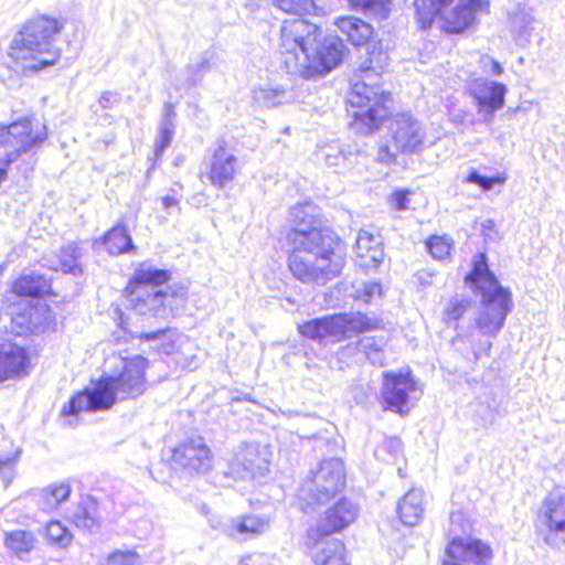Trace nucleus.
Returning <instances> with one entry per match:
<instances>
[{
  "instance_id": "1",
  "label": "nucleus",
  "mask_w": 565,
  "mask_h": 565,
  "mask_svg": "<svg viewBox=\"0 0 565 565\" xmlns=\"http://www.w3.org/2000/svg\"><path fill=\"white\" fill-rule=\"evenodd\" d=\"M390 56L374 47L363 65L355 70L345 99L348 127L361 136H372L387 126V137L379 145L376 160L382 164L394 163L398 154L419 152L425 135L411 114H395V96L385 88L381 77L387 72Z\"/></svg>"
},
{
  "instance_id": "2",
  "label": "nucleus",
  "mask_w": 565,
  "mask_h": 565,
  "mask_svg": "<svg viewBox=\"0 0 565 565\" xmlns=\"http://www.w3.org/2000/svg\"><path fill=\"white\" fill-rule=\"evenodd\" d=\"M340 39L322 35L321 26L302 18L285 20L280 29L279 56L289 73H297L305 79L323 76L339 66L345 53L342 41L354 49L371 47L366 52L365 63L370 51L383 47L377 39L375 28L362 18L343 14L334 19Z\"/></svg>"
},
{
  "instance_id": "3",
  "label": "nucleus",
  "mask_w": 565,
  "mask_h": 565,
  "mask_svg": "<svg viewBox=\"0 0 565 565\" xmlns=\"http://www.w3.org/2000/svg\"><path fill=\"white\" fill-rule=\"evenodd\" d=\"M287 266L302 284L324 285L340 275L344 243L334 230L319 223L291 227L286 235Z\"/></svg>"
},
{
  "instance_id": "4",
  "label": "nucleus",
  "mask_w": 565,
  "mask_h": 565,
  "mask_svg": "<svg viewBox=\"0 0 565 565\" xmlns=\"http://www.w3.org/2000/svg\"><path fill=\"white\" fill-rule=\"evenodd\" d=\"M121 367L115 375H103L93 390L76 392L63 406V416H78L84 413L107 411L116 403L117 393L122 398H137L148 387L147 370L149 360L140 354L122 356Z\"/></svg>"
},
{
  "instance_id": "5",
  "label": "nucleus",
  "mask_w": 565,
  "mask_h": 565,
  "mask_svg": "<svg viewBox=\"0 0 565 565\" xmlns=\"http://www.w3.org/2000/svg\"><path fill=\"white\" fill-rule=\"evenodd\" d=\"M64 25V20L49 14L28 19L9 46L12 63L23 73H39L54 66L61 58V50L53 42Z\"/></svg>"
},
{
  "instance_id": "6",
  "label": "nucleus",
  "mask_w": 565,
  "mask_h": 565,
  "mask_svg": "<svg viewBox=\"0 0 565 565\" xmlns=\"http://www.w3.org/2000/svg\"><path fill=\"white\" fill-rule=\"evenodd\" d=\"M414 18L423 31L439 23L441 32L456 35L471 29L478 14L489 13V0H413Z\"/></svg>"
},
{
  "instance_id": "7",
  "label": "nucleus",
  "mask_w": 565,
  "mask_h": 565,
  "mask_svg": "<svg viewBox=\"0 0 565 565\" xmlns=\"http://www.w3.org/2000/svg\"><path fill=\"white\" fill-rule=\"evenodd\" d=\"M171 279V271L161 268H139L124 287L121 295L128 308L140 317L159 318L170 309L169 294L161 289H150L166 285Z\"/></svg>"
},
{
  "instance_id": "8",
  "label": "nucleus",
  "mask_w": 565,
  "mask_h": 565,
  "mask_svg": "<svg viewBox=\"0 0 565 565\" xmlns=\"http://www.w3.org/2000/svg\"><path fill=\"white\" fill-rule=\"evenodd\" d=\"M383 328V321L364 312H341L307 320L297 327L298 333L309 340L342 342L361 333Z\"/></svg>"
},
{
  "instance_id": "9",
  "label": "nucleus",
  "mask_w": 565,
  "mask_h": 565,
  "mask_svg": "<svg viewBox=\"0 0 565 565\" xmlns=\"http://www.w3.org/2000/svg\"><path fill=\"white\" fill-rule=\"evenodd\" d=\"M347 488L344 463L339 459H327L310 472L301 484V500L307 505H322L334 500Z\"/></svg>"
},
{
  "instance_id": "10",
  "label": "nucleus",
  "mask_w": 565,
  "mask_h": 565,
  "mask_svg": "<svg viewBox=\"0 0 565 565\" xmlns=\"http://www.w3.org/2000/svg\"><path fill=\"white\" fill-rule=\"evenodd\" d=\"M417 391L418 382L409 367L384 372L381 387L383 409L402 416L408 414L411 396Z\"/></svg>"
},
{
  "instance_id": "11",
  "label": "nucleus",
  "mask_w": 565,
  "mask_h": 565,
  "mask_svg": "<svg viewBox=\"0 0 565 565\" xmlns=\"http://www.w3.org/2000/svg\"><path fill=\"white\" fill-rule=\"evenodd\" d=\"M360 508L352 499L340 497L329 505L316 527L308 532V546L319 545L323 539L340 533L356 522Z\"/></svg>"
},
{
  "instance_id": "12",
  "label": "nucleus",
  "mask_w": 565,
  "mask_h": 565,
  "mask_svg": "<svg viewBox=\"0 0 565 565\" xmlns=\"http://www.w3.org/2000/svg\"><path fill=\"white\" fill-rule=\"evenodd\" d=\"M46 137L45 124L33 117H23L8 125H0V146L12 147L15 157L41 145Z\"/></svg>"
},
{
  "instance_id": "13",
  "label": "nucleus",
  "mask_w": 565,
  "mask_h": 565,
  "mask_svg": "<svg viewBox=\"0 0 565 565\" xmlns=\"http://www.w3.org/2000/svg\"><path fill=\"white\" fill-rule=\"evenodd\" d=\"M481 305L482 310L475 320L476 327L484 335H495L512 309L511 291L504 287L482 290Z\"/></svg>"
},
{
  "instance_id": "14",
  "label": "nucleus",
  "mask_w": 565,
  "mask_h": 565,
  "mask_svg": "<svg viewBox=\"0 0 565 565\" xmlns=\"http://www.w3.org/2000/svg\"><path fill=\"white\" fill-rule=\"evenodd\" d=\"M57 326L56 315L49 305L29 303L11 315V327L22 338L53 333Z\"/></svg>"
},
{
  "instance_id": "15",
  "label": "nucleus",
  "mask_w": 565,
  "mask_h": 565,
  "mask_svg": "<svg viewBox=\"0 0 565 565\" xmlns=\"http://www.w3.org/2000/svg\"><path fill=\"white\" fill-rule=\"evenodd\" d=\"M493 556L489 543L476 537L455 536L446 544L440 565H488Z\"/></svg>"
},
{
  "instance_id": "16",
  "label": "nucleus",
  "mask_w": 565,
  "mask_h": 565,
  "mask_svg": "<svg viewBox=\"0 0 565 565\" xmlns=\"http://www.w3.org/2000/svg\"><path fill=\"white\" fill-rule=\"evenodd\" d=\"M536 532L548 545L565 544V495H548L543 500Z\"/></svg>"
},
{
  "instance_id": "17",
  "label": "nucleus",
  "mask_w": 565,
  "mask_h": 565,
  "mask_svg": "<svg viewBox=\"0 0 565 565\" xmlns=\"http://www.w3.org/2000/svg\"><path fill=\"white\" fill-rule=\"evenodd\" d=\"M170 461L179 469L199 475L212 468L213 456L207 446L189 441L173 449Z\"/></svg>"
},
{
  "instance_id": "18",
  "label": "nucleus",
  "mask_w": 565,
  "mask_h": 565,
  "mask_svg": "<svg viewBox=\"0 0 565 565\" xmlns=\"http://www.w3.org/2000/svg\"><path fill=\"white\" fill-rule=\"evenodd\" d=\"M35 351L14 342L0 343V365L2 371L11 379L25 377L34 366Z\"/></svg>"
},
{
  "instance_id": "19",
  "label": "nucleus",
  "mask_w": 565,
  "mask_h": 565,
  "mask_svg": "<svg viewBox=\"0 0 565 565\" xmlns=\"http://www.w3.org/2000/svg\"><path fill=\"white\" fill-rule=\"evenodd\" d=\"M237 170V158L232 153L228 143L221 140L212 153L206 178L212 185L223 188L235 179Z\"/></svg>"
},
{
  "instance_id": "20",
  "label": "nucleus",
  "mask_w": 565,
  "mask_h": 565,
  "mask_svg": "<svg viewBox=\"0 0 565 565\" xmlns=\"http://www.w3.org/2000/svg\"><path fill=\"white\" fill-rule=\"evenodd\" d=\"M9 292L19 299H45L56 296L52 279L39 274H20L9 286Z\"/></svg>"
},
{
  "instance_id": "21",
  "label": "nucleus",
  "mask_w": 565,
  "mask_h": 565,
  "mask_svg": "<svg viewBox=\"0 0 565 565\" xmlns=\"http://www.w3.org/2000/svg\"><path fill=\"white\" fill-rule=\"evenodd\" d=\"M384 258L383 244L376 233L362 228L355 241V263L362 269L376 268Z\"/></svg>"
},
{
  "instance_id": "22",
  "label": "nucleus",
  "mask_w": 565,
  "mask_h": 565,
  "mask_svg": "<svg viewBox=\"0 0 565 565\" xmlns=\"http://www.w3.org/2000/svg\"><path fill=\"white\" fill-rule=\"evenodd\" d=\"M507 88L499 82H484L471 92L478 109L484 114L493 113L504 105Z\"/></svg>"
},
{
  "instance_id": "23",
  "label": "nucleus",
  "mask_w": 565,
  "mask_h": 565,
  "mask_svg": "<svg viewBox=\"0 0 565 565\" xmlns=\"http://www.w3.org/2000/svg\"><path fill=\"white\" fill-rule=\"evenodd\" d=\"M465 282L475 287L481 295L482 290H494L501 287L494 274L490 270L488 257L484 252L473 256L470 271L465 277Z\"/></svg>"
},
{
  "instance_id": "24",
  "label": "nucleus",
  "mask_w": 565,
  "mask_h": 565,
  "mask_svg": "<svg viewBox=\"0 0 565 565\" xmlns=\"http://www.w3.org/2000/svg\"><path fill=\"white\" fill-rule=\"evenodd\" d=\"M311 547L316 550L311 556L313 565H351L342 540L323 539L319 545Z\"/></svg>"
},
{
  "instance_id": "25",
  "label": "nucleus",
  "mask_w": 565,
  "mask_h": 565,
  "mask_svg": "<svg viewBox=\"0 0 565 565\" xmlns=\"http://www.w3.org/2000/svg\"><path fill=\"white\" fill-rule=\"evenodd\" d=\"M108 254L117 256L130 252H135L136 247L126 225L121 223L115 224L100 237Z\"/></svg>"
},
{
  "instance_id": "26",
  "label": "nucleus",
  "mask_w": 565,
  "mask_h": 565,
  "mask_svg": "<svg viewBox=\"0 0 565 565\" xmlns=\"http://www.w3.org/2000/svg\"><path fill=\"white\" fill-rule=\"evenodd\" d=\"M397 515L404 525H417L424 515L422 495L414 491L405 493L398 502Z\"/></svg>"
},
{
  "instance_id": "27",
  "label": "nucleus",
  "mask_w": 565,
  "mask_h": 565,
  "mask_svg": "<svg viewBox=\"0 0 565 565\" xmlns=\"http://www.w3.org/2000/svg\"><path fill=\"white\" fill-rule=\"evenodd\" d=\"M81 257L82 248L77 243L63 245L56 254V264L53 269L64 274L81 275L83 273Z\"/></svg>"
},
{
  "instance_id": "28",
  "label": "nucleus",
  "mask_w": 565,
  "mask_h": 565,
  "mask_svg": "<svg viewBox=\"0 0 565 565\" xmlns=\"http://www.w3.org/2000/svg\"><path fill=\"white\" fill-rule=\"evenodd\" d=\"M35 535L25 530H12L4 533V546L13 554L21 556L30 553L35 546Z\"/></svg>"
},
{
  "instance_id": "29",
  "label": "nucleus",
  "mask_w": 565,
  "mask_h": 565,
  "mask_svg": "<svg viewBox=\"0 0 565 565\" xmlns=\"http://www.w3.org/2000/svg\"><path fill=\"white\" fill-rule=\"evenodd\" d=\"M350 10L371 14L377 20L388 18L392 10V0H345Z\"/></svg>"
},
{
  "instance_id": "30",
  "label": "nucleus",
  "mask_w": 565,
  "mask_h": 565,
  "mask_svg": "<svg viewBox=\"0 0 565 565\" xmlns=\"http://www.w3.org/2000/svg\"><path fill=\"white\" fill-rule=\"evenodd\" d=\"M454 246V238L446 233L430 234L425 239L427 253L438 262L449 259L451 257Z\"/></svg>"
},
{
  "instance_id": "31",
  "label": "nucleus",
  "mask_w": 565,
  "mask_h": 565,
  "mask_svg": "<svg viewBox=\"0 0 565 565\" xmlns=\"http://www.w3.org/2000/svg\"><path fill=\"white\" fill-rule=\"evenodd\" d=\"M72 494V487L67 482H55L47 486L42 492V502L50 509H57L63 502L67 501Z\"/></svg>"
},
{
  "instance_id": "32",
  "label": "nucleus",
  "mask_w": 565,
  "mask_h": 565,
  "mask_svg": "<svg viewBox=\"0 0 565 565\" xmlns=\"http://www.w3.org/2000/svg\"><path fill=\"white\" fill-rule=\"evenodd\" d=\"M45 537L52 545L66 547L72 542V533L60 521H50L45 527Z\"/></svg>"
},
{
  "instance_id": "33",
  "label": "nucleus",
  "mask_w": 565,
  "mask_h": 565,
  "mask_svg": "<svg viewBox=\"0 0 565 565\" xmlns=\"http://www.w3.org/2000/svg\"><path fill=\"white\" fill-rule=\"evenodd\" d=\"M508 177L505 173H498L492 177H484L478 173L476 170H471L465 178L468 183L478 185L482 191H489L494 186H501L505 183Z\"/></svg>"
},
{
  "instance_id": "34",
  "label": "nucleus",
  "mask_w": 565,
  "mask_h": 565,
  "mask_svg": "<svg viewBox=\"0 0 565 565\" xmlns=\"http://www.w3.org/2000/svg\"><path fill=\"white\" fill-rule=\"evenodd\" d=\"M274 6L287 13L302 15L315 7V0H273Z\"/></svg>"
},
{
  "instance_id": "35",
  "label": "nucleus",
  "mask_w": 565,
  "mask_h": 565,
  "mask_svg": "<svg viewBox=\"0 0 565 565\" xmlns=\"http://www.w3.org/2000/svg\"><path fill=\"white\" fill-rule=\"evenodd\" d=\"M471 306L470 299H454L444 310V317L447 322H458Z\"/></svg>"
},
{
  "instance_id": "36",
  "label": "nucleus",
  "mask_w": 565,
  "mask_h": 565,
  "mask_svg": "<svg viewBox=\"0 0 565 565\" xmlns=\"http://www.w3.org/2000/svg\"><path fill=\"white\" fill-rule=\"evenodd\" d=\"M265 522L256 515H244L236 523V531L242 534H258L263 531Z\"/></svg>"
},
{
  "instance_id": "37",
  "label": "nucleus",
  "mask_w": 565,
  "mask_h": 565,
  "mask_svg": "<svg viewBox=\"0 0 565 565\" xmlns=\"http://www.w3.org/2000/svg\"><path fill=\"white\" fill-rule=\"evenodd\" d=\"M138 554L134 550L120 551L116 550L108 554V565H137Z\"/></svg>"
},
{
  "instance_id": "38",
  "label": "nucleus",
  "mask_w": 565,
  "mask_h": 565,
  "mask_svg": "<svg viewBox=\"0 0 565 565\" xmlns=\"http://www.w3.org/2000/svg\"><path fill=\"white\" fill-rule=\"evenodd\" d=\"M412 191L408 189H395L387 199L390 207L394 211H404L408 207L409 195Z\"/></svg>"
},
{
  "instance_id": "39",
  "label": "nucleus",
  "mask_w": 565,
  "mask_h": 565,
  "mask_svg": "<svg viewBox=\"0 0 565 565\" xmlns=\"http://www.w3.org/2000/svg\"><path fill=\"white\" fill-rule=\"evenodd\" d=\"M173 137V127L171 124H166L160 128L159 137L156 142V153H162L166 148H168L172 141Z\"/></svg>"
},
{
  "instance_id": "40",
  "label": "nucleus",
  "mask_w": 565,
  "mask_h": 565,
  "mask_svg": "<svg viewBox=\"0 0 565 565\" xmlns=\"http://www.w3.org/2000/svg\"><path fill=\"white\" fill-rule=\"evenodd\" d=\"M21 452L22 450L18 446H13L10 450H0V471L14 466L18 462Z\"/></svg>"
},
{
  "instance_id": "41",
  "label": "nucleus",
  "mask_w": 565,
  "mask_h": 565,
  "mask_svg": "<svg viewBox=\"0 0 565 565\" xmlns=\"http://www.w3.org/2000/svg\"><path fill=\"white\" fill-rule=\"evenodd\" d=\"M168 331H170V328L158 329L156 331H149V332H141L137 335V338L141 342L154 341V340H158V339L164 337Z\"/></svg>"
},
{
  "instance_id": "42",
  "label": "nucleus",
  "mask_w": 565,
  "mask_h": 565,
  "mask_svg": "<svg viewBox=\"0 0 565 565\" xmlns=\"http://www.w3.org/2000/svg\"><path fill=\"white\" fill-rule=\"evenodd\" d=\"M115 103V95L111 93H104L99 99L98 104L102 108H111Z\"/></svg>"
},
{
  "instance_id": "43",
  "label": "nucleus",
  "mask_w": 565,
  "mask_h": 565,
  "mask_svg": "<svg viewBox=\"0 0 565 565\" xmlns=\"http://www.w3.org/2000/svg\"><path fill=\"white\" fill-rule=\"evenodd\" d=\"M162 204L166 209H170L172 206H177L179 204V200L173 195H166L162 198Z\"/></svg>"
},
{
  "instance_id": "44",
  "label": "nucleus",
  "mask_w": 565,
  "mask_h": 565,
  "mask_svg": "<svg viewBox=\"0 0 565 565\" xmlns=\"http://www.w3.org/2000/svg\"><path fill=\"white\" fill-rule=\"evenodd\" d=\"M490 232H495V222L492 220H487L484 223H482V233L484 236H487Z\"/></svg>"
},
{
  "instance_id": "45",
  "label": "nucleus",
  "mask_w": 565,
  "mask_h": 565,
  "mask_svg": "<svg viewBox=\"0 0 565 565\" xmlns=\"http://www.w3.org/2000/svg\"><path fill=\"white\" fill-rule=\"evenodd\" d=\"M490 65H491V73L493 75H501L503 73V67L499 61L491 58Z\"/></svg>"
},
{
  "instance_id": "46",
  "label": "nucleus",
  "mask_w": 565,
  "mask_h": 565,
  "mask_svg": "<svg viewBox=\"0 0 565 565\" xmlns=\"http://www.w3.org/2000/svg\"><path fill=\"white\" fill-rule=\"evenodd\" d=\"M384 344H385V340L384 339H380L379 345L370 344L367 347L366 354L370 355L372 352H381L383 347H384Z\"/></svg>"
},
{
  "instance_id": "47",
  "label": "nucleus",
  "mask_w": 565,
  "mask_h": 565,
  "mask_svg": "<svg viewBox=\"0 0 565 565\" xmlns=\"http://www.w3.org/2000/svg\"><path fill=\"white\" fill-rule=\"evenodd\" d=\"M164 111H166V115L169 117L174 116V105L172 103H166Z\"/></svg>"
},
{
  "instance_id": "48",
  "label": "nucleus",
  "mask_w": 565,
  "mask_h": 565,
  "mask_svg": "<svg viewBox=\"0 0 565 565\" xmlns=\"http://www.w3.org/2000/svg\"><path fill=\"white\" fill-rule=\"evenodd\" d=\"M4 306L7 308H13L15 306V301H13L11 299H7V300H4Z\"/></svg>"
},
{
  "instance_id": "49",
  "label": "nucleus",
  "mask_w": 565,
  "mask_h": 565,
  "mask_svg": "<svg viewBox=\"0 0 565 565\" xmlns=\"http://www.w3.org/2000/svg\"><path fill=\"white\" fill-rule=\"evenodd\" d=\"M7 380H9V379H8V376H6V374L2 371V366L0 365V383L4 382Z\"/></svg>"
},
{
  "instance_id": "50",
  "label": "nucleus",
  "mask_w": 565,
  "mask_h": 565,
  "mask_svg": "<svg viewBox=\"0 0 565 565\" xmlns=\"http://www.w3.org/2000/svg\"><path fill=\"white\" fill-rule=\"evenodd\" d=\"M490 350H491V342H488L482 354L488 355L490 353Z\"/></svg>"
},
{
  "instance_id": "51",
  "label": "nucleus",
  "mask_w": 565,
  "mask_h": 565,
  "mask_svg": "<svg viewBox=\"0 0 565 565\" xmlns=\"http://www.w3.org/2000/svg\"><path fill=\"white\" fill-rule=\"evenodd\" d=\"M482 354L481 353H476V358L479 359Z\"/></svg>"
}]
</instances>
